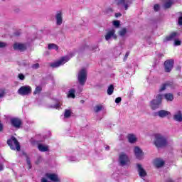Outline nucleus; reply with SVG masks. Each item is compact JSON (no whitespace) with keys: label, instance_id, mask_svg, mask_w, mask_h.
Returning a JSON list of instances; mask_svg holds the SVG:
<instances>
[{"label":"nucleus","instance_id":"3c124183","mask_svg":"<svg viewBox=\"0 0 182 182\" xmlns=\"http://www.w3.org/2000/svg\"><path fill=\"white\" fill-rule=\"evenodd\" d=\"M96 49H99V46H94V47L92 48V50H93V51H96Z\"/></svg>","mask_w":182,"mask_h":182},{"label":"nucleus","instance_id":"a878e982","mask_svg":"<svg viewBox=\"0 0 182 182\" xmlns=\"http://www.w3.org/2000/svg\"><path fill=\"white\" fill-rule=\"evenodd\" d=\"M128 140H129V143H134V142H136L137 139L136 138V136H134V134H129Z\"/></svg>","mask_w":182,"mask_h":182},{"label":"nucleus","instance_id":"f3484780","mask_svg":"<svg viewBox=\"0 0 182 182\" xmlns=\"http://www.w3.org/2000/svg\"><path fill=\"white\" fill-rule=\"evenodd\" d=\"M13 48L15 50H21V52H23V50H26V46L18 43H15L13 46Z\"/></svg>","mask_w":182,"mask_h":182},{"label":"nucleus","instance_id":"423d86ee","mask_svg":"<svg viewBox=\"0 0 182 182\" xmlns=\"http://www.w3.org/2000/svg\"><path fill=\"white\" fill-rule=\"evenodd\" d=\"M18 95L21 96H28V95H31L32 93V88L29 85L21 86L18 90Z\"/></svg>","mask_w":182,"mask_h":182},{"label":"nucleus","instance_id":"4c0bfd02","mask_svg":"<svg viewBox=\"0 0 182 182\" xmlns=\"http://www.w3.org/2000/svg\"><path fill=\"white\" fill-rule=\"evenodd\" d=\"M5 96V90H0V99H2Z\"/></svg>","mask_w":182,"mask_h":182},{"label":"nucleus","instance_id":"6e6d98bb","mask_svg":"<svg viewBox=\"0 0 182 182\" xmlns=\"http://www.w3.org/2000/svg\"><path fill=\"white\" fill-rule=\"evenodd\" d=\"M179 15H182V13H181V12H179Z\"/></svg>","mask_w":182,"mask_h":182},{"label":"nucleus","instance_id":"cd10ccee","mask_svg":"<svg viewBox=\"0 0 182 182\" xmlns=\"http://www.w3.org/2000/svg\"><path fill=\"white\" fill-rule=\"evenodd\" d=\"M94 110L95 113H99V112H101V110H103V105H96L94 107Z\"/></svg>","mask_w":182,"mask_h":182},{"label":"nucleus","instance_id":"6ab92c4d","mask_svg":"<svg viewBox=\"0 0 182 182\" xmlns=\"http://www.w3.org/2000/svg\"><path fill=\"white\" fill-rule=\"evenodd\" d=\"M173 120L179 122H182V112L181 110L175 113V114L173 115Z\"/></svg>","mask_w":182,"mask_h":182},{"label":"nucleus","instance_id":"20e7f679","mask_svg":"<svg viewBox=\"0 0 182 182\" xmlns=\"http://www.w3.org/2000/svg\"><path fill=\"white\" fill-rule=\"evenodd\" d=\"M77 80L80 86H85V85H86V80H87V72L85 69H82L78 72Z\"/></svg>","mask_w":182,"mask_h":182},{"label":"nucleus","instance_id":"412c9836","mask_svg":"<svg viewBox=\"0 0 182 182\" xmlns=\"http://www.w3.org/2000/svg\"><path fill=\"white\" fill-rule=\"evenodd\" d=\"M164 97L166 102H173L174 100V95L172 93H165Z\"/></svg>","mask_w":182,"mask_h":182},{"label":"nucleus","instance_id":"c9c22d12","mask_svg":"<svg viewBox=\"0 0 182 182\" xmlns=\"http://www.w3.org/2000/svg\"><path fill=\"white\" fill-rule=\"evenodd\" d=\"M18 77L20 80H25V75L22 73H19Z\"/></svg>","mask_w":182,"mask_h":182},{"label":"nucleus","instance_id":"5fc2aeb1","mask_svg":"<svg viewBox=\"0 0 182 182\" xmlns=\"http://www.w3.org/2000/svg\"><path fill=\"white\" fill-rule=\"evenodd\" d=\"M80 103H82V105H83V103H85V100H80Z\"/></svg>","mask_w":182,"mask_h":182},{"label":"nucleus","instance_id":"864d4df0","mask_svg":"<svg viewBox=\"0 0 182 182\" xmlns=\"http://www.w3.org/2000/svg\"><path fill=\"white\" fill-rule=\"evenodd\" d=\"M105 150H110V146H107L105 147Z\"/></svg>","mask_w":182,"mask_h":182},{"label":"nucleus","instance_id":"2f4dec72","mask_svg":"<svg viewBox=\"0 0 182 182\" xmlns=\"http://www.w3.org/2000/svg\"><path fill=\"white\" fill-rule=\"evenodd\" d=\"M41 92H42V87H36L33 92V95H38V93H41Z\"/></svg>","mask_w":182,"mask_h":182},{"label":"nucleus","instance_id":"2eb2a0df","mask_svg":"<svg viewBox=\"0 0 182 182\" xmlns=\"http://www.w3.org/2000/svg\"><path fill=\"white\" fill-rule=\"evenodd\" d=\"M56 24L60 26L63 22V18L62 17V11H58L55 14Z\"/></svg>","mask_w":182,"mask_h":182},{"label":"nucleus","instance_id":"79ce46f5","mask_svg":"<svg viewBox=\"0 0 182 182\" xmlns=\"http://www.w3.org/2000/svg\"><path fill=\"white\" fill-rule=\"evenodd\" d=\"M26 163L28 164V166H29V168H31V167L32 166V165H31V159H29V157H26Z\"/></svg>","mask_w":182,"mask_h":182},{"label":"nucleus","instance_id":"c03bdc74","mask_svg":"<svg viewBox=\"0 0 182 182\" xmlns=\"http://www.w3.org/2000/svg\"><path fill=\"white\" fill-rule=\"evenodd\" d=\"M120 102H122V97H119L115 99V103L119 104Z\"/></svg>","mask_w":182,"mask_h":182},{"label":"nucleus","instance_id":"393cba45","mask_svg":"<svg viewBox=\"0 0 182 182\" xmlns=\"http://www.w3.org/2000/svg\"><path fill=\"white\" fill-rule=\"evenodd\" d=\"M75 89H71L68 91V97H71L72 99H75L76 97V95H75Z\"/></svg>","mask_w":182,"mask_h":182},{"label":"nucleus","instance_id":"49530a36","mask_svg":"<svg viewBox=\"0 0 182 182\" xmlns=\"http://www.w3.org/2000/svg\"><path fill=\"white\" fill-rule=\"evenodd\" d=\"M178 25H182V16L178 18Z\"/></svg>","mask_w":182,"mask_h":182},{"label":"nucleus","instance_id":"4468645a","mask_svg":"<svg viewBox=\"0 0 182 182\" xmlns=\"http://www.w3.org/2000/svg\"><path fill=\"white\" fill-rule=\"evenodd\" d=\"M45 177H46V178H48L49 180H50V181H53V182H59L60 181L59 177L55 173H47L45 174Z\"/></svg>","mask_w":182,"mask_h":182},{"label":"nucleus","instance_id":"603ef678","mask_svg":"<svg viewBox=\"0 0 182 182\" xmlns=\"http://www.w3.org/2000/svg\"><path fill=\"white\" fill-rule=\"evenodd\" d=\"M129 53L127 52L124 56V59H127V58L129 57Z\"/></svg>","mask_w":182,"mask_h":182},{"label":"nucleus","instance_id":"0eeeda50","mask_svg":"<svg viewBox=\"0 0 182 182\" xmlns=\"http://www.w3.org/2000/svg\"><path fill=\"white\" fill-rule=\"evenodd\" d=\"M110 39H117V35H116V30L115 29H110L108 30L106 35H105V40L109 42Z\"/></svg>","mask_w":182,"mask_h":182},{"label":"nucleus","instance_id":"6e6552de","mask_svg":"<svg viewBox=\"0 0 182 182\" xmlns=\"http://www.w3.org/2000/svg\"><path fill=\"white\" fill-rule=\"evenodd\" d=\"M174 66V60H167L164 62V69L165 72L167 73H170L171 70H173V68Z\"/></svg>","mask_w":182,"mask_h":182},{"label":"nucleus","instance_id":"4be33fe9","mask_svg":"<svg viewBox=\"0 0 182 182\" xmlns=\"http://www.w3.org/2000/svg\"><path fill=\"white\" fill-rule=\"evenodd\" d=\"M176 36H177V33H172L165 38L164 42H168L170 41H174V39H176Z\"/></svg>","mask_w":182,"mask_h":182},{"label":"nucleus","instance_id":"7ed1b4c3","mask_svg":"<svg viewBox=\"0 0 182 182\" xmlns=\"http://www.w3.org/2000/svg\"><path fill=\"white\" fill-rule=\"evenodd\" d=\"M7 144L9 146L11 150H17V151H21V144L19 141L16 139L15 136H11L7 140Z\"/></svg>","mask_w":182,"mask_h":182},{"label":"nucleus","instance_id":"58836bf2","mask_svg":"<svg viewBox=\"0 0 182 182\" xmlns=\"http://www.w3.org/2000/svg\"><path fill=\"white\" fill-rule=\"evenodd\" d=\"M68 160L69 161H77V159H76L75 156H69Z\"/></svg>","mask_w":182,"mask_h":182},{"label":"nucleus","instance_id":"f257e3e1","mask_svg":"<svg viewBox=\"0 0 182 182\" xmlns=\"http://www.w3.org/2000/svg\"><path fill=\"white\" fill-rule=\"evenodd\" d=\"M154 144L157 149H161L167 146V138L161 134H155Z\"/></svg>","mask_w":182,"mask_h":182},{"label":"nucleus","instance_id":"473e14b6","mask_svg":"<svg viewBox=\"0 0 182 182\" xmlns=\"http://www.w3.org/2000/svg\"><path fill=\"white\" fill-rule=\"evenodd\" d=\"M127 33V29H126V28H122V29L119 31V35H120V36H124Z\"/></svg>","mask_w":182,"mask_h":182},{"label":"nucleus","instance_id":"c756f323","mask_svg":"<svg viewBox=\"0 0 182 182\" xmlns=\"http://www.w3.org/2000/svg\"><path fill=\"white\" fill-rule=\"evenodd\" d=\"M70 114H72V112H70V109H65V112L64 113V117H65V119H68L69 118Z\"/></svg>","mask_w":182,"mask_h":182},{"label":"nucleus","instance_id":"e433bc0d","mask_svg":"<svg viewBox=\"0 0 182 182\" xmlns=\"http://www.w3.org/2000/svg\"><path fill=\"white\" fill-rule=\"evenodd\" d=\"M181 45V41L180 40H175L174 46H180Z\"/></svg>","mask_w":182,"mask_h":182},{"label":"nucleus","instance_id":"a19ab883","mask_svg":"<svg viewBox=\"0 0 182 182\" xmlns=\"http://www.w3.org/2000/svg\"><path fill=\"white\" fill-rule=\"evenodd\" d=\"M154 9L155 12L159 11V10L160 9V6L159 4H155L154 6Z\"/></svg>","mask_w":182,"mask_h":182},{"label":"nucleus","instance_id":"ddd939ff","mask_svg":"<svg viewBox=\"0 0 182 182\" xmlns=\"http://www.w3.org/2000/svg\"><path fill=\"white\" fill-rule=\"evenodd\" d=\"M11 125L16 129H19L22 124V121L18 118H11L10 119Z\"/></svg>","mask_w":182,"mask_h":182},{"label":"nucleus","instance_id":"bb28decb","mask_svg":"<svg viewBox=\"0 0 182 182\" xmlns=\"http://www.w3.org/2000/svg\"><path fill=\"white\" fill-rule=\"evenodd\" d=\"M114 91V87L113 86V85H110L107 89V95H109V96H112V95H113V92Z\"/></svg>","mask_w":182,"mask_h":182},{"label":"nucleus","instance_id":"5701e85b","mask_svg":"<svg viewBox=\"0 0 182 182\" xmlns=\"http://www.w3.org/2000/svg\"><path fill=\"white\" fill-rule=\"evenodd\" d=\"M38 149L40 151H42V152L49 151V147H48V146H45L42 144H38Z\"/></svg>","mask_w":182,"mask_h":182},{"label":"nucleus","instance_id":"f8f14e48","mask_svg":"<svg viewBox=\"0 0 182 182\" xmlns=\"http://www.w3.org/2000/svg\"><path fill=\"white\" fill-rule=\"evenodd\" d=\"M117 5L124 6L125 8V11H127V9H129V6L132 5V0H118Z\"/></svg>","mask_w":182,"mask_h":182},{"label":"nucleus","instance_id":"37998d69","mask_svg":"<svg viewBox=\"0 0 182 182\" xmlns=\"http://www.w3.org/2000/svg\"><path fill=\"white\" fill-rule=\"evenodd\" d=\"M112 178H114L115 180H117V178L119 177V173H114L112 176Z\"/></svg>","mask_w":182,"mask_h":182},{"label":"nucleus","instance_id":"9b49d317","mask_svg":"<svg viewBox=\"0 0 182 182\" xmlns=\"http://www.w3.org/2000/svg\"><path fill=\"white\" fill-rule=\"evenodd\" d=\"M168 114H170V112L166 110H159L156 112L153 113V116H154V117H157L158 116L161 119L166 117V116H168Z\"/></svg>","mask_w":182,"mask_h":182},{"label":"nucleus","instance_id":"4d7b16f0","mask_svg":"<svg viewBox=\"0 0 182 182\" xmlns=\"http://www.w3.org/2000/svg\"><path fill=\"white\" fill-rule=\"evenodd\" d=\"M80 92H82V90H80Z\"/></svg>","mask_w":182,"mask_h":182},{"label":"nucleus","instance_id":"09e8293b","mask_svg":"<svg viewBox=\"0 0 182 182\" xmlns=\"http://www.w3.org/2000/svg\"><path fill=\"white\" fill-rule=\"evenodd\" d=\"M2 130H4V125L2 124V123H1L0 121V132H2Z\"/></svg>","mask_w":182,"mask_h":182},{"label":"nucleus","instance_id":"aec40b11","mask_svg":"<svg viewBox=\"0 0 182 182\" xmlns=\"http://www.w3.org/2000/svg\"><path fill=\"white\" fill-rule=\"evenodd\" d=\"M173 4H174V0H166L165 3L164 4V8L165 9H168L171 8Z\"/></svg>","mask_w":182,"mask_h":182},{"label":"nucleus","instance_id":"a211bd4d","mask_svg":"<svg viewBox=\"0 0 182 182\" xmlns=\"http://www.w3.org/2000/svg\"><path fill=\"white\" fill-rule=\"evenodd\" d=\"M173 86V82L167 81L166 82L162 84L159 88V92H164L167 87H171Z\"/></svg>","mask_w":182,"mask_h":182},{"label":"nucleus","instance_id":"1a4fd4ad","mask_svg":"<svg viewBox=\"0 0 182 182\" xmlns=\"http://www.w3.org/2000/svg\"><path fill=\"white\" fill-rule=\"evenodd\" d=\"M134 153L137 160H143V156H144V153H143V150H141L140 147L135 146L134 149Z\"/></svg>","mask_w":182,"mask_h":182},{"label":"nucleus","instance_id":"dca6fc26","mask_svg":"<svg viewBox=\"0 0 182 182\" xmlns=\"http://www.w3.org/2000/svg\"><path fill=\"white\" fill-rule=\"evenodd\" d=\"M137 171L139 174V176L141 177H146L147 176V173L146 172V170L143 168V166L140 164H136Z\"/></svg>","mask_w":182,"mask_h":182},{"label":"nucleus","instance_id":"7c9ffc66","mask_svg":"<svg viewBox=\"0 0 182 182\" xmlns=\"http://www.w3.org/2000/svg\"><path fill=\"white\" fill-rule=\"evenodd\" d=\"M50 109H59L60 107V103L48 106Z\"/></svg>","mask_w":182,"mask_h":182},{"label":"nucleus","instance_id":"ea45409f","mask_svg":"<svg viewBox=\"0 0 182 182\" xmlns=\"http://www.w3.org/2000/svg\"><path fill=\"white\" fill-rule=\"evenodd\" d=\"M8 46V44L5 42H0V48H6Z\"/></svg>","mask_w":182,"mask_h":182},{"label":"nucleus","instance_id":"8fccbe9b","mask_svg":"<svg viewBox=\"0 0 182 182\" xmlns=\"http://www.w3.org/2000/svg\"><path fill=\"white\" fill-rule=\"evenodd\" d=\"M3 170H4V164L0 163V171H3Z\"/></svg>","mask_w":182,"mask_h":182},{"label":"nucleus","instance_id":"c85d7f7f","mask_svg":"<svg viewBox=\"0 0 182 182\" xmlns=\"http://www.w3.org/2000/svg\"><path fill=\"white\" fill-rule=\"evenodd\" d=\"M48 48L49 50L55 49V50H58L59 47H58V46H57L56 44L50 43V44H48Z\"/></svg>","mask_w":182,"mask_h":182},{"label":"nucleus","instance_id":"f03ea898","mask_svg":"<svg viewBox=\"0 0 182 182\" xmlns=\"http://www.w3.org/2000/svg\"><path fill=\"white\" fill-rule=\"evenodd\" d=\"M163 95L158 94L155 99L150 101L149 106L151 110H156V109H159L160 106L161 105Z\"/></svg>","mask_w":182,"mask_h":182},{"label":"nucleus","instance_id":"b1692460","mask_svg":"<svg viewBox=\"0 0 182 182\" xmlns=\"http://www.w3.org/2000/svg\"><path fill=\"white\" fill-rule=\"evenodd\" d=\"M155 166L156 167L160 168V167H163V166H164V161L161 160V159H156L155 160Z\"/></svg>","mask_w":182,"mask_h":182},{"label":"nucleus","instance_id":"a18cd8bd","mask_svg":"<svg viewBox=\"0 0 182 182\" xmlns=\"http://www.w3.org/2000/svg\"><path fill=\"white\" fill-rule=\"evenodd\" d=\"M116 52H117V48H115L114 50V53L115 55H117V56H119V55L122 54V52L119 51L118 53H116Z\"/></svg>","mask_w":182,"mask_h":182},{"label":"nucleus","instance_id":"9d476101","mask_svg":"<svg viewBox=\"0 0 182 182\" xmlns=\"http://www.w3.org/2000/svg\"><path fill=\"white\" fill-rule=\"evenodd\" d=\"M130 162V160L129 159V156L127 155L122 154L119 155V164L122 167L124 166H127L129 163Z\"/></svg>","mask_w":182,"mask_h":182},{"label":"nucleus","instance_id":"f704fd0d","mask_svg":"<svg viewBox=\"0 0 182 182\" xmlns=\"http://www.w3.org/2000/svg\"><path fill=\"white\" fill-rule=\"evenodd\" d=\"M39 68H40L39 63L33 64L31 65V68L34 70L39 69Z\"/></svg>","mask_w":182,"mask_h":182},{"label":"nucleus","instance_id":"de8ad7c7","mask_svg":"<svg viewBox=\"0 0 182 182\" xmlns=\"http://www.w3.org/2000/svg\"><path fill=\"white\" fill-rule=\"evenodd\" d=\"M120 16H122V14L120 13L115 14V18H120Z\"/></svg>","mask_w":182,"mask_h":182},{"label":"nucleus","instance_id":"72a5a7b5","mask_svg":"<svg viewBox=\"0 0 182 182\" xmlns=\"http://www.w3.org/2000/svg\"><path fill=\"white\" fill-rule=\"evenodd\" d=\"M113 25H114V26H115V28H119V26H120V21H113Z\"/></svg>","mask_w":182,"mask_h":182},{"label":"nucleus","instance_id":"39448f33","mask_svg":"<svg viewBox=\"0 0 182 182\" xmlns=\"http://www.w3.org/2000/svg\"><path fill=\"white\" fill-rule=\"evenodd\" d=\"M69 60H70V58L67 55V56L63 57L60 60H59L55 63H51L50 64V66L53 68H59V66H62L65 65V63H66V62H69Z\"/></svg>","mask_w":182,"mask_h":182}]
</instances>
